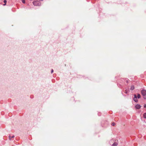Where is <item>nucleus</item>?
I'll return each mask as SVG.
<instances>
[{"label": "nucleus", "instance_id": "obj_1", "mask_svg": "<svg viewBox=\"0 0 146 146\" xmlns=\"http://www.w3.org/2000/svg\"><path fill=\"white\" fill-rule=\"evenodd\" d=\"M33 4L35 6H40L41 5V3L38 1H33Z\"/></svg>", "mask_w": 146, "mask_h": 146}, {"label": "nucleus", "instance_id": "obj_2", "mask_svg": "<svg viewBox=\"0 0 146 146\" xmlns=\"http://www.w3.org/2000/svg\"><path fill=\"white\" fill-rule=\"evenodd\" d=\"M141 94L143 96L144 98L145 99H146V97L145 96L146 95V90H142L141 91Z\"/></svg>", "mask_w": 146, "mask_h": 146}, {"label": "nucleus", "instance_id": "obj_3", "mask_svg": "<svg viewBox=\"0 0 146 146\" xmlns=\"http://www.w3.org/2000/svg\"><path fill=\"white\" fill-rule=\"evenodd\" d=\"M141 107V106L139 104L136 105L135 106V108L137 109H140Z\"/></svg>", "mask_w": 146, "mask_h": 146}, {"label": "nucleus", "instance_id": "obj_4", "mask_svg": "<svg viewBox=\"0 0 146 146\" xmlns=\"http://www.w3.org/2000/svg\"><path fill=\"white\" fill-rule=\"evenodd\" d=\"M134 97L133 98L134 101L135 102H138V100L137 99V96L136 94H135L134 95Z\"/></svg>", "mask_w": 146, "mask_h": 146}, {"label": "nucleus", "instance_id": "obj_5", "mask_svg": "<svg viewBox=\"0 0 146 146\" xmlns=\"http://www.w3.org/2000/svg\"><path fill=\"white\" fill-rule=\"evenodd\" d=\"M117 143L116 142H114L112 145V146H117Z\"/></svg>", "mask_w": 146, "mask_h": 146}, {"label": "nucleus", "instance_id": "obj_6", "mask_svg": "<svg viewBox=\"0 0 146 146\" xmlns=\"http://www.w3.org/2000/svg\"><path fill=\"white\" fill-rule=\"evenodd\" d=\"M134 86L133 85H132L131 87V88H130V90H134Z\"/></svg>", "mask_w": 146, "mask_h": 146}, {"label": "nucleus", "instance_id": "obj_7", "mask_svg": "<svg viewBox=\"0 0 146 146\" xmlns=\"http://www.w3.org/2000/svg\"><path fill=\"white\" fill-rule=\"evenodd\" d=\"M143 116L144 118L146 119V113H145L143 114Z\"/></svg>", "mask_w": 146, "mask_h": 146}, {"label": "nucleus", "instance_id": "obj_8", "mask_svg": "<svg viewBox=\"0 0 146 146\" xmlns=\"http://www.w3.org/2000/svg\"><path fill=\"white\" fill-rule=\"evenodd\" d=\"M3 2L5 3V4H4L3 5L4 6H5V5H6V3H7V1L6 0H4V1H3Z\"/></svg>", "mask_w": 146, "mask_h": 146}, {"label": "nucleus", "instance_id": "obj_9", "mask_svg": "<svg viewBox=\"0 0 146 146\" xmlns=\"http://www.w3.org/2000/svg\"><path fill=\"white\" fill-rule=\"evenodd\" d=\"M137 98H140L141 97V96L140 95V94H138V95H137Z\"/></svg>", "mask_w": 146, "mask_h": 146}, {"label": "nucleus", "instance_id": "obj_10", "mask_svg": "<svg viewBox=\"0 0 146 146\" xmlns=\"http://www.w3.org/2000/svg\"><path fill=\"white\" fill-rule=\"evenodd\" d=\"M115 125V123H112V125L113 126H114V125Z\"/></svg>", "mask_w": 146, "mask_h": 146}, {"label": "nucleus", "instance_id": "obj_11", "mask_svg": "<svg viewBox=\"0 0 146 146\" xmlns=\"http://www.w3.org/2000/svg\"><path fill=\"white\" fill-rule=\"evenodd\" d=\"M9 139L10 140H11V138H12L10 136H9Z\"/></svg>", "mask_w": 146, "mask_h": 146}, {"label": "nucleus", "instance_id": "obj_12", "mask_svg": "<svg viewBox=\"0 0 146 146\" xmlns=\"http://www.w3.org/2000/svg\"><path fill=\"white\" fill-rule=\"evenodd\" d=\"M22 2L23 3H25V0H22Z\"/></svg>", "mask_w": 146, "mask_h": 146}, {"label": "nucleus", "instance_id": "obj_13", "mask_svg": "<svg viewBox=\"0 0 146 146\" xmlns=\"http://www.w3.org/2000/svg\"><path fill=\"white\" fill-rule=\"evenodd\" d=\"M53 71H54L53 69H52L51 70V73H52L53 72Z\"/></svg>", "mask_w": 146, "mask_h": 146}, {"label": "nucleus", "instance_id": "obj_14", "mask_svg": "<svg viewBox=\"0 0 146 146\" xmlns=\"http://www.w3.org/2000/svg\"><path fill=\"white\" fill-rule=\"evenodd\" d=\"M128 91H127L126 90L125 91V93L126 94H127V93H128Z\"/></svg>", "mask_w": 146, "mask_h": 146}, {"label": "nucleus", "instance_id": "obj_15", "mask_svg": "<svg viewBox=\"0 0 146 146\" xmlns=\"http://www.w3.org/2000/svg\"><path fill=\"white\" fill-rule=\"evenodd\" d=\"M14 137H15V136L14 135H13L12 137H11L12 138H13Z\"/></svg>", "mask_w": 146, "mask_h": 146}, {"label": "nucleus", "instance_id": "obj_16", "mask_svg": "<svg viewBox=\"0 0 146 146\" xmlns=\"http://www.w3.org/2000/svg\"><path fill=\"white\" fill-rule=\"evenodd\" d=\"M144 108H146V104H145L144 106Z\"/></svg>", "mask_w": 146, "mask_h": 146}, {"label": "nucleus", "instance_id": "obj_17", "mask_svg": "<svg viewBox=\"0 0 146 146\" xmlns=\"http://www.w3.org/2000/svg\"><path fill=\"white\" fill-rule=\"evenodd\" d=\"M126 82L127 83H128V82L127 80H126Z\"/></svg>", "mask_w": 146, "mask_h": 146}]
</instances>
